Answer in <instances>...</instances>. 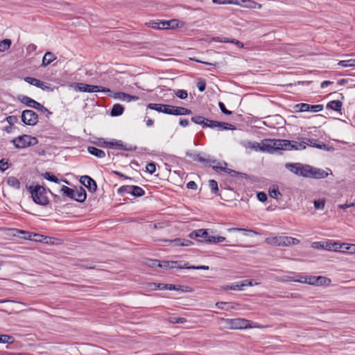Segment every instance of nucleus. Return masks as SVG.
I'll return each instance as SVG.
<instances>
[{"label":"nucleus","mask_w":355,"mask_h":355,"mask_svg":"<svg viewBox=\"0 0 355 355\" xmlns=\"http://www.w3.org/2000/svg\"><path fill=\"white\" fill-rule=\"evenodd\" d=\"M105 146L108 148H114L116 147L121 150L132 151L135 149V148H132L131 146H127L123 144V141L121 140H112L111 141H105Z\"/></svg>","instance_id":"nucleus-13"},{"label":"nucleus","mask_w":355,"mask_h":355,"mask_svg":"<svg viewBox=\"0 0 355 355\" xmlns=\"http://www.w3.org/2000/svg\"><path fill=\"white\" fill-rule=\"evenodd\" d=\"M80 182L91 192H95L97 189L96 182L88 175L82 176L80 178Z\"/></svg>","instance_id":"nucleus-14"},{"label":"nucleus","mask_w":355,"mask_h":355,"mask_svg":"<svg viewBox=\"0 0 355 355\" xmlns=\"http://www.w3.org/2000/svg\"><path fill=\"white\" fill-rule=\"evenodd\" d=\"M16 148H24L36 145L38 140L35 137H32L28 135H23L14 138L12 140Z\"/></svg>","instance_id":"nucleus-4"},{"label":"nucleus","mask_w":355,"mask_h":355,"mask_svg":"<svg viewBox=\"0 0 355 355\" xmlns=\"http://www.w3.org/2000/svg\"><path fill=\"white\" fill-rule=\"evenodd\" d=\"M145 194V191L140 187L134 186L132 190L131 195L135 197H141Z\"/></svg>","instance_id":"nucleus-39"},{"label":"nucleus","mask_w":355,"mask_h":355,"mask_svg":"<svg viewBox=\"0 0 355 355\" xmlns=\"http://www.w3.org/2000/svg\"><path fill=\"white\" fill-rule=\"evenodd\" d=\"M155 170L156 165L154 162H150L146 165V171L150 174L154 173L155 172Z\"/></svg>","instance_id":"nucleus-56"},{"label":"nucleus","mask_w":355,"mask_h":355,"mask_svg":"<svg viewBox=\"0 0 355 355\" xmlns=\"http://www.w3.org/2000/svg\"><path fill=\"white\" fill-rule=\"evenodd\" d=\"M76 89H78L80 92H102L104 93L110 92L111 90L109 88L102 87L98 85H91L85 83H77L76 86Z\"/></svg>","instance_id":"nucleus-7"},{"label":"nucleus","mask_w":355,"mask_h":355,"mask_svg":"<svg viewBox=\"0 0 355 355\" xmlns=\"http://www.w3.org/2000/svg\"><path fill=\"white\" fill-rule=\"evenodd\" d=\"M317 280V277L315 276H309L307 278H304V280H294V282H297L300 283H306L311 285H315Z\"/></svg>","instance_id":"nucleus-43"},{"label":"nucleus","mask_w":355,"mask_h":355,"mask_svg":"<svg viewBox=\"0 0 355 355\" xmlns=\"http://www.w3.org/2000/svg\"><path fill=\"white\" fill-rule=\"evenodd\" d=\"M178 261H163L158 263V267L162 268L164 269H170V268H178Z\"/></svg>","instance_id":"nucleus-25"},{"label":"nucleus","mask_w":355,"mask_h":355,"mask_svg":"<svg viewBox=\"0 0 355 355\" xmlns=\"http://www.w3.org/2000/svg\"><path fill=\"white\" fill-rule=\"evenodd\" d=\"M165 241L173 243L175 246H190L193 244L191 241L184 239H175L173 240H166Z\"/></svg>","instance_id":"nucleus-20"},{"label":"nucleus","mask_w":355,"mask_h":355,"mask_svg":"<svg viewBox=\"0 0 355 355\" xmlns=\"http://www.w3.org/2000/svg\"><path fill=\"white\" fill-rule=\"evenodd\" d=\"M257 197L261 202H265L267 200L268 198L267 195L262 191L258 192L257 194Z\"/></svg>","instance_id":"nucleus-62"},{"label":"nucleus","mask_w":355,"mask_h":355,"mask_svg":"<svg viewBox=\"0 0 355 355\" xmlns=\"http://www.w3.org/2000/svg\"><path fill=\"white\" fill-rule=\"evenodd\" d=\"M301 163L286 164V167L292 173L298 175L300 169Z\"/></svg>","instance_id":"nucleus-32"},{"label":"nucleus","mask_w":355,"mask_h":355,"mask_svg":"<svg viewBox=\"0 0 355 355\" xmlns=\"http://www.w3.org/2000/svg\"><path fill=\"white\" fill-rule=\"evenodd\" d=\"M60 191L68 198L73 199L75 198V189H71L67 186L63 185L60 189Z\"/></svg>","instance_id":"nucleus-29"},{"label":"nucleus","mask_w":355,"mask_h":355,"mask_svg":"<svg viewBox=\"0 0 355 355\" xmlns=\"http://www.w3.org/2000/svg\"><path fill=\"white\" fill-rule=\"evenodd\" d=\"M114 97L123 101L130 102L132 101H137L139 97L137 96H132L124 92H116L114 94Z\"/></svg>","instance_id":"nucleus-17"},{"label":"nucleus","mask_w":355,"mask_h":355,"mask_svg":"<svg viewBox=\"0 0 355 355\" xmlns=\"http://www.w3.org/2000/svg\"><path fill=\"white\" fill-rule=\"evenodd\" d=\"M87 151L92 155L98 157V158H103L105 156V153L94 146H88L87 147Z\"/></svg>","instance_id":"nucleus-23"},{"label":"nucleus","mask_w":355,"mask_h":355,"mask_svg":"<svg viewBox=\"0 0 355 355\" xmlns=\"http://www.w3.org/2000/svg\"><path fill=\"white\" fill-rule=\"evenodd\" d=\"M311 246L312 248H314V249H323V248H324L323 241L313 242L311 243Z\"/></svg>","instance_id":"nucleus-58"},{"label":"nucleus","mask_w":355,"mask_h":355,"mask_svg":"<svg viewBox=\"0 0 355 355\" xmlns=\"http://www.w3.org/2000/svg\"><path fill=\"white\" fill-rule=\"evenodd\" d=\"M186 155L191 158L193 161L199 162L203 164H207L209 162V159L201 157L200 154L196 153L187 152Z\"/></svg>","instance_id":"nucleus-22"},{"label":"nucleus","mask_w":355,"mask_h":355,"mask_svg":"<svg viewBox=\"0 0 355 355\" xmlns=\"http://www.w3.org/2000/svg\"><path fill=\"white\" fill-rule=\"evenodd\" d=\"M75 198L73 200H76L79 202H83L85 201L87 198V193L85 189L82 187H80L78 189H75Z\"/></svg>","instance_id":"nucleus-18"},{"label":"nucleus","mask_w":355,"mask_h":355,"mask_svg":"<svg viewBox=\"0 0 355 355\" xmlns=\"http://www.w3.org/2000/svg\"><path fill=\"white\" fill-rule=\"evenodd\" d=\"M148 108L156 110L171 115H189L191 114V110L183 107H178L171 105H165L160 103H150Z\"/></svg>","instance_id":"nucleus-1"},{"label":"nucleus","mask_w":355,"mask_h":355,"mask_svg":"<svg viewBox=\"0 0 355 355\" xmlns=\"http://www.w3.org/2000/svg\"><path fill=\"white\" fill-rule=\"evenodd\" d=\"M21 117L22 122L27 125L33 126L38 122L37 114L31 110H24Z\"/></svg>","instance_id":"nucleus-8"},{"label":"nucleus","mask_w":355,"mask_h":355,"mask_svg":"<svg viewBox=\"0 0 355 355\" xmlns=\"http://www.w3.org/2000/svg\"><path fill=\"white\" fill-rule=\"evenodd\" d=\"M210 236L207 231L205 229L194 230L189 234V237L191 239H196L198 241H205L207 243H208V239H210Z\"/></svg>","instance_id":"nucleus-11"},{"label":"nucleus","mask_w":355,"mask_h":355,"mask_svg":"<svg viewBox=\"0 0 355 355\" xmlns=\"http://www.w3.org/2000/svg\"><path fill=\"white\" fill-rule=\"evenodd\" d=\"M311 171L312 166L309 165H303L302 164H301L298 175L304 178H310Z\"/></svg>","instance_id":"nucleus-24"},{"label":"nucleus","mask_w":355,"mask_h":355,"mask_svg":"<svg viewBox=\"0 0 355 355\" xmlns=\"http://www.w3.org/2000/svg\"><path fill=\"white\" fill-rule=\"evenodd\" d=\"M175 95L177 97H178L180 99H185L188 94L186 90L183 89H178L175 92Z\"/></svg>","instance_id":"nucleus-53"},{"label":"nucleus","mask_w":355,"mask_h":355,"mask_svg":"<svg viewBox=\"0 0 355 355\" xmlns=\"http://www.w3.org/2000/svg\"><path fill=\"white\" fill-rule=\"evenodd\" d=\"M281 139H266L263 140L262 141V146H260L259 143L254 142V143H248V147L257 150L258 148L261 149V150H270V149H274V150H280V143L278 141H280Z\"/></svg>","instance_id":"nucleus-6"},{"label":"nucleus","mask_w":355,"mask_h":355,"mask_svg":"<svg viewBox=\"0 0 355 355\" xmlns=\"http://www.w3.org/2000/svg\"><path fill=\"white\" fill-rule=\"evenodd\" d=\"M221 320L225 323L226 327L230 329H242L252 328L251 321L244 318H221Z\"/></svg>","instance_id":"nucleus-5"},{"label":"nucleus","mask_w":355,"mask_h":355,"mask_svg":"<svg viewBox=\"0 0 355 355\" xmlns=\"http://www.w3.org/2000/svg\"><path fill=\"white\" fill-rule=\"evenodd\" d=\"M146 25L153 29H160V21H150Z\"/></svg>","instance_id":"nucleus-49"},{"label":"nucleus","mask_w":355,"mask_h":355,"mask_svg":"<svg viewBox=\"0 0 355 355\" xmlns=\"http://www.w3.org/2000/svg\"><path fill=\"white\" fill-rule=\"evenodd\" d=\"M168 321L172 324H184L187 322V319L183 317H170Z\"/></svg>","instance_id":"nucleus-45"},{"label":"nucleus","mask_w":355,"mask_h":355,"mask_svg":"<svg viewBox=\"0 0 355 355\" xmlns=\"http://www.w3.org/2000/svg\"><path fill=\"white\" fill-rule=\"evenodd\" d=\"M43 177L51 182H55V183H60V180L54 175L51 174L49 172H46L43 174Z\"/></svg>","instance_id":"nucleus-44"},{"label":"nucleus","mask_w":355,"mask_h":355,"mask_svg":"<svg viewBox=\"0 0 355 355\" xmlns=\"http://www.w3.org/2000/svg\"><path fill=\"white\" fill-rule=\"evenodd\" d=\"M24 80L30 85H34L38 88L42 85V81L33 77H26Z\"/></svg>","instance_id":"nucleus-37"},{"label":"nucleus","mask_w":355,"mask_h":355,"mask_svg":"<svg viewBox=\"0 0 355 355\" xmlns=\"http://www.w3.org/2000/svg\"><path fill=\"white\" fill-rule=\"evenodd\" d=\"M306 141L297 142L296 141H291L292 150H304L306 148Z\"/></svg>","instance_id":"nucleus-33"},{"label":"nucleus","mask_w":355,"mask_h":355,"mask_svg":"<svg viewBox=\"0 0 355 355\" xmlns=\"http://www.w3.org/2000/svg\"><path fill=\"white\" fill-rule=\"evenodd\" d=\"M20 101L22 103L25 104L28 107H32L34 109L35 108V107L38 103L36 101L33 100V98H31L27 96H23Z\"/></svg>","instance_id":"nucleus-27"},{"label":"nucleus","mask_w":355,"mask_h":355,"mask_svg":"<svg viewBox=\"0 0 355 355\" xmlns=\"http://www.w3.org/2000/svg\"><path fill=\"white\" fill-rule=\"evenodd\" d=\"M6 120L10 125H12L17 122L18 119L15 116H8L6 117Z\"/></svg>","instance_id":"nucleus-59"},{"label":"nucleus","mask_w":355,"mask_h":355,"mask_svg":"<svg viewBox=\"0 0 355 355\" xmlns=\"http://www.w3.org/2000/svg\"><path fill=\"white\" fill-rule=\"evenodd\" d=\"M223 164H224L225 166H213L212 168L214 171H216V172H218V173H220L222 171H224V172L227 173V174H229L232 177H239V172L238 171H236L230 169V168H227L226 167V166H227V163L226 162H224Z\"/></svg>","instance_id":"nucleus-16"},{"label":"nucleus","mask_w":355,"mask_h":355,"mask_svg":"<svg viewBox=\"0 0 355 355\" xmlns=\"http://www.w3.org/2000/svg\"><path fill=\"white\" fill-rule=\"evenodd\" d=\"M342 105L343 103L339 100L331 101L327 103V108L334 111H340Z\"/></svg>","instance_id":"nucleus-26"},{"label":"nucleus","mask_w":355,"mask_h":355,"mask_svg":"<svg viewBox=\"0 0 355 355\" xmlns=\"http://www.w3.org/2000/svg\"><path fill=\"white\" fill-rule=\"evenodd\" d=\"M15 342V338L12 336L6 334H0V343L12 344Z\"/></svg>","instance_id":"nucleus-31"},{"label":"nucleus","mask_w":355,"mask_h":355,"mask_svg":"<svg viewBox=\"0 0 355 355\" xmlns=\"http://www.w3.org/2000/svg\"><path fill=\"white\" fill-rule=\"evenodd\" d=\"M324 200H318L314 201V207L316 209H322L324 207Z\"/></svg>","instance_id":"nucleus-55"},{"label":"nucleus","mask_w":355,"mask_h":355,"mask_svg":"<svg viewBox=\"0 0 355 355\" xmlns=\"http://www.w3.org/2000/svg\"><path fill=\"white\" fill-rule=\"evenodd\" d=\"M12 41L10 39H4L0 42V52H4L10 49Z\"/></svg>","instance_id":"nucleus-35"},{"label":"nucleus","mask_w":355,"mask_h":355,"mask_svg":"<svg viewBox=\"0 0 355 355\" xmlns=\"http://www.w3.org/2000/svg\"><path fill=\"white\" fill-rule=\"evenodd\" d=\"M343 245L341 252H347L350 254H355V244H341Z\"/></svg>","instance_id":"nucleus-38"},{"label":"nucleus","mask_w":355,"mask_h":355,"mask_svg":"<svg viewBox=\"0 0 355 355\" xmlns=\"http://www.w3.org/2000/svg\"><path fill=\"white\" fill-rule=\"evenodd\" d=\"M324 248L323 250L329 251H340L343 245L338 242H334L331 240L323 241Z\"/></svg>","instance_id":"nucleus-15"},{"label":"nucleus","mask_w":355,"mask_h":355,"mask_svg":"<svg viewBox=\"0 0 355 355\" xmlns=\"http://www.w3.org/2000/svg\"><path fill=\"white\" fill-rule=\"evenodd\" d=\"M7 183L10 187H12L16 189H19L20 188V182L15 177L10 176L8 178Z\"/></svg>","instance_id":"nucleus-30"},{"label":"nucleus","mask_w":355,"mask_h":355,"mask_svg":"<svg viewBox=\"0 0 355 355\" xmlns=\"http://www.w3.org/2000/svg\"><path fill=\"white\" fill-rule=\"evenodd\" d=\"M155 289L159 290H170V291H182L184 293L191 292L192 289L189 286H180V285H174L169 284H154Z\"/></svg>","instance_id":"nucleus-9"},{"label":"nucleus","mask_w":355,"mask_h":355,"mask_svg":"<svg viewBox=\"0 0 355 355\" xmlns=\"http://www.w3.org/2000/svg\"><path fill=\"white\" fill-rule=\"evenodd\" d=\"M29 191L31 193V196L33 201L40 205H46L49 203V199L46 196V189L40 185L35 187L31 186Z\"/></svg>","instance_id":"nucleus-3"},{"label":"nucleus","mask_w":355,"mask_h":355,"mask_svg":"<svg viewBox=\"0 0 355 355\" xmlns=\"http://www.w3.org/2000/svg\"><path fill=\"white\" fill-rule=\"evenodd\" d=\"M230 288L234 291H242L244 289V286L243 282H240L234 284L230 285Z\"/></svg>","instance_id":"nucleus-52"},{"label":"nucleus","mask_w":355,"mask_h":355,"mask_svg":"<svg viewBox=\"0 0 355 355\" xmlns=\"http://www.w3.org/2000/svg\"><path fill=\"white\" fill-rule=\"evenodd\" d=\"M198 89L200 92H202L205 90L206 88V83L205 80H200L197 83Z\"/></svg>","instance_id":"nucleus-60"},{"label":"nucleus","mask_w":355,"mask_h":355,"mask_svg":"<svg viewBox=\"0 0 355 355\" xmlns=\"http://www.w3.org/2000/svg\"><path fill=\"white\" fill-rule=\"evenodd\" d=\"M225 237H223V236H210V239H208V243H220V242H223L225 241Z\"/></svg>","instance_id":"nucleus-51"},{"label":"nucleus","mask_w":355,"mask_h":355,"mask_svg":"<svg viewBox=\"0 0 355 355\" xmlns=\"http://www.w3.org/2000/svg\"><path fill=\"white\" fill-rule=\"evenodd\" d=\"M279 142L281 144L280 150H292L291 141L287 139H281Z\"/></svg>","instance_id":"nucleus-41"},{"label":"nucleus","mask_w":355,"mask_h":355,"mask_svg":"<svg viewBox=\"0 0 355 355\" xmlns=\"http://www.w3.org/2000/svg\"><path fill=\"white\" fill-rule=\"evenodd\" d=\"M269 196L272 198L278 199L279 196H282V193L278 189H269Z\"/></svg>","instance_id":"nucleus-50"},{"label":"nucleus","mask_w":355,"mask_h":355,"mask_svg":"<svg viewBox=\"0 0 355 355\" xmlns=\"http://www.w3.org/2000/svg\"><path fill=\"white\" fill-rule=\"evenodd\" d=\"M331 282V280L329 278L323 276H318L317 277L315 286L329 285Z\"/></svg>","instance_id":"nucleus-36"},{"label":"nucleus","mask_w":355,"mask_h":355,"mask_svg":"<svg viewBox=\"0 0 355 355\" xmlns=\"http://www.w3.org/2000/svg\"><path fill=\"white\" fill-rule=\"evenodd\" d=\"M35 110H37L42 112H44V113H47L48 114H51L52 112H50L46 107H45L43 105H42L41 103H37L35 108Z\"/></svg>","instance_id":"nucleus-54"},{"label":"nucleus","mask_w":355,"mask_h":355,"mask_svg":"<svg viewBox=\"0 0 355 355\" xmlns=\"http://www.w3.org/2000/svg\"><path fill=\"white\" fill-rule=\"evenodd\" d=\"M338 65L343 67H355V59H351L349 60H340L338 62Z\"/></svg>","instance_id":"nucleus-42"},{"label":"nucleus","mask_w":355,"mask_h":355,"mask_svg":"<svg viewBox=\"0 0 355 355\" xmlns=\"http://www.w3.org/2000/svg\"><path fill=\"white\" fill-rule=\"evenodd\" d=\"M205 128H218V130H235L234 125L229 123L219 122L214 120H209L207 119L205 122Z\"/></svg>","instance_id":"nucleus-10"},{"label":"nucleus","mask_w":355,"mask_h":355,"mask_svg":"<svg viewBox=\"0 0 355 355\" xmlns=\"http://www.w3.org/2000/svg\"><path fill=\"white\" fill-rule=\"evenodd\" d=\"M37 49V46L34 44H30L26 47V52L28 54H31L33 52L35 51Z\"/></svg>","instance_id":"nucleus-63"},{"label":"nucleus","mask_w":355,"mask_h":355,"mask_svg":"<svg viewBox=\"0 0 355 355\" xmlns=\"http://www.w3.org/2000/svg\"><path fill=\"white\" fill-rule=\"evenodd\" d=\"M295 108L298 109L299 112H318L322 111L323 110V105H309L307 103H299L295 106Z\"/></svg>","instance_id":"nucleus-12"},{"label":"nucleus","mask_w":355,"mask_h":355,"mask_svg":"<svg viewBox=\"0 0 355 355\" xmlns=\"http://www.w3.org/2000/svg\"><path fill=\"white\" fill-rule=\"evenodd\" d=\"M266 243L273 246L288 247L298 245L300 241L291 236H276L266 238Z\"/></svg>","instance_id":"nucleus-2"},{"label":"nucleus","mask_w":355,"mask_h":355,"mask_svg":"<svg viewBox=\"0 0 355 355\" xmlns=\"http://www.w3.org/2000/svg\"><path fill=\"white\" fill-rule=\"evenodd\" d=\"M248 7L253 9H261L262 6L254 1L249 0Z\"/></svg>","instance_id":"nucleus-57"},{"label":"nucleus","mask_w":355,"mask_h":355,"mask_svg":"<svg viewBox=\"0 0 355 355\" xmlns=\"http://www.w3.org/2000/svg\"><path fill=\"white\" fill-rule=\"evenodd\" d=\"M209 186L212 193H216V192L218 191V183L216 180H210L209 181Z\"/></svg>","instance_id":"nucleus-48"},{"label":"nucleus","mask_w":355,"mask_h":355,"mask_svg":"<svg viewBox=\"0 0 355 355\" xmlns=\"http://www.w3.org/2000/svg\"><path fill=\"white\" fill-rule=\"evenodd\" d=\"M19 233L21 234L20 237L23 238L24 239H28L30 241H40V239L32 237L33 233H31V232H26L24 230H19Z\"/></svg>","instance_id":"nucleus-40"},{"label":"nucleus","mask_w":355,"mask_h":355,"mask_svg":"<svg viewBox=\"0 0 355 355\" xmlns=\"http://www.w3.org/2000/svg\"><path fill=\"white\" fill-rule=\"evenodd\" d=\"M160 29H170L169 21H160Z\"/></svg>","instance_id":"nucleus-64"},{"label":"nucleus","mask_w":355,"mask_h":355,"mask_svg":"<svg viewBox=\"0 0 355 355\" xmlns=\"http://www.w3.org/2000/svg\"><path fill=\"white\" fill-rule=\"evenodd\" d=\"M207 119L202 116H194L191 117V121L196 124L200 125L203 128H205Z\"/></svg>","instance_id":"nucleus-34"},{"label":"nucleus","mask_w":355,"mask_h":355,"mask_svg":"<svg viewBox=\"0 0 355 355\" xmlns=\"http://www.w3.org/2000/svg\"><path fill=\"white\" fill-rule=\"evenodd\" d=\"M124 111L123 107L120 104H115L113 105L111 110V115L113 116H118L123 114Z\"/></svg>","instance_id":"nucleus-28"},{"label":"nucleus","mask_w":355,"mask_h":355,"mask_svg":"<svg viewBox=\"0 0 355 355\" xmlns=\"http://www.w3.org/2000/svg\"><path fill=\"white\" fill-rule=\"evenodd\" d=\"M56 59V56L50 51L46 52L42 59V67H46Z\"/></svg>","instance_id":"nucleus-21"},{"label":"nucleus","mask_w":355,"mask_h":355,"mask_svg":"<svg viewBox=\"0 0 355 355\" xmlns=\"http://www.w3.org/2000/svg\"><path fill=\"white\" fill-rule=\"evenodd\" d=\"M328 173L325 171L320 168H316L312 167V171H311V175L310 178H315V179H320V178H324L327 177Z\"/></svg>","instance_id":"nucleus-19"},{"label":"nucleus","mask_w":355,"mask_h":355,"mask_svg":"<svg viewBox=\"0 0 355 355\" xmlns=\"http://www.w3.org/2000/svg\"><path fill=\"white\" fill-rule=\"evenodd\" d=\"M133 185H124L121 187L118 191L120 193H130L131 194Z\"/></svg>","instance_id":"nucleus-47"},{"label":"nucleus","mask_w":355,"mask_h":355,"mask_svg":"<svg viewBox=\"0 0 355 355\" xmlns=\"http://www.w3.org/2000/svg\"><path fill=\"white\" fill-rule=\"evenodd\" d=\"M218 105H219V107H220L221 112L223 114H227V115H230L232 114L231 111H229L228 110L226 109L225 105L223 103L219 102Z\"/></svg>","instance_id":"nucleus-61"},{"label":"nucleus","mask_w":355,"mask_h":355,"mask_svg":"<svg viewBox=\"0 0 355 355\" xmlns=\"http://www.w3.org/2000/svg\"><path fill=\"white\" fill-rule=\"evenodd\" d=\"M178 268L179 269H182V268H187V269H194V270H209V266H187V263L184 264V266H178Z\"/></svg>","instance_id":"nucleus-46"}]
</instances>
